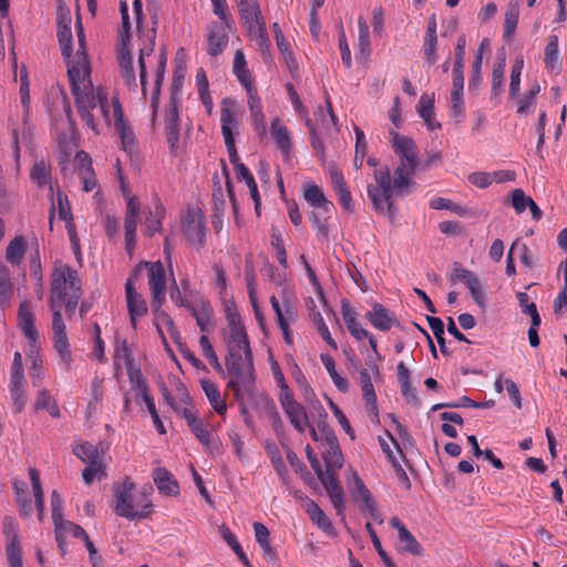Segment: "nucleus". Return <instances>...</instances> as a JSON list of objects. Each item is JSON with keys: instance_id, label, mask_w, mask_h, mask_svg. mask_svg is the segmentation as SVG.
<instances>
[{"instance_id": "obj_5", "label": "nucleus", "mask_w": 567, "mask_h": 567, "mask_svg": "<svg viewBox=\"0 0 567 567\" xmlns=\"http://www.w3.org/2000/svg\"><path fill=\"white\" fill-rule=\"evenodd\" d=\"M76 288H81L78 271L68 265L56 266L51 280L50 308L62 307L65 298Z\"/></svg>"}, {"instance_id": "obj_43", "label": "nucleus", "mask_w": 567, "mask_h": 567, "mask_svg": "<svg viewBox=\"0 0 567 567\" xmlns=\"http://www.w3.org/2000/svg\"><path fill=\"white\" fill-rule=\"evenodd\" d=\"M53 343L54 349L59 353L61 360L66 364V367H70L72 361V354L65 330L53 331Z\"/></svg>"}, {"instance_id": "obj_23", "label": "nucleus", "mask_w": 567, "mask_h": 567, "mask_svg": "<svg viewBox=\"0 0 567 567\" xmlns=\"http://www.w3.org/2000/svg\"><path fill=\"white\" fill-rule=\"evenodd\" d=\"M303 197L311 207L320 209L326 215H330L334 207L333 203L328 200L320 187L315 184L305 185Z\"/></svg>"}, {"instance_id": "obj_10", "label": "nucleus", "mask_w": 567, "mask_h": 567, "mask_svg": "<svg viewBox=\"0 0 567 567\" xmlns=\"http://www.w3.org/2000/svg\"><path fill=\"white\" fill-rule=\"evenodd\" d=\"M279 402L293 429L298 433L305 434L307 427L310 426L309 416L305 406L293 399L291 392L280 393Z\"/></svg>"}, {"instance_id": "obj_11", "label": "nucleus", "mask_w": 567, "mask_h": 567, "mask_svg": "<svg viewBox=\"0 0 567 567\" xmlns=\"http://www.w3.org/2000/svg\"><path fill=\"white\" fill-rule=\"evenodd\" d=\"M229 382L228 389L234 392L235 399H240L243 394L251 398L255 389V377H254V361L252 358L248 360V369L228 373Z\"/></svg>"}, {"instance_id": "obj_59", "label": "nucleus", "mask_w": 567, "mask_h": 567, "mask_svg": "<svg viewBox=\"0 0 567 567\" xmlns=\"http://www.w3.org/2000/svg\"><path fill=\"white\" fill-rule=\"evenodd\" d=\"M221 536L226 540V543L230 546V548L234 550V553L238 556L240 561L246 567H250L249 559L247 558L246 554L244 553L240 544L237 542L236 536L229 530V528L223 526Z\"/></svg>"}, {"instance_id": "obj_4", "label": "nucleus", "mask_w": 567, "mask_h": 567, "mask_svg": "<svg viewBox=\"0 0 567 567\" xmlns=\"http://www.w3.org/2000/svg\"><path fill=\"white\" fill-rule=\"evenodd\" d=\"M75 99V106L82 121L95 130L94 118L91 113L92 110L99 107L101 115L107 124H111V113L109 110L107 93L104 89L97 87L94 91L93 85L90 89H80L73 93Z\"/></svg>"}, {"instance_id": "obj_50", "label": "nucleus", "mask_w": 567, "mask_h": 567, "mask_svg": "<svg viewBox=\"0 0 567 567\" xmlns=\"http://www.w3.org/2000/svg\"><path fill=\"white\" fill-rule=\"evenodd\" d=\"M74 455L85 463L100 462L97 447L89 442L73 447Z\"/></svg>"}, {"instance_id": "obj_42", "label": "nucleus", "mask_w": 567, "mask_h": 567, "mask_svg": "<svg viewBox=\"0 0 567 567\" xmlns=\"http://www.w3.org/2000/svg\"><path fill=\"white\" fill-rule=\"evenodd\" d=\"M238 181H244L249 188L250 196L255 203V209L257 215H259L260 207V195L258 192L257 183L250 173V171L246 166H240L239 172L236 173Z\"/></svg>"}, {"instance_id": "obj_26", "label": "nucleus", "mask_w": 567, "mask_h": 567, "mask_svg": "<svg viewBox=\"0 0 567 567\" xmlns=\"http://www.w3.org/2000/svg\"><path fill=\"white\" fill-rule=\"evenodd\" d=\"M247 97H248V106L251 113V117L254 120L255 127L258 132L265 133L266 132V120L265 115L262 113V105L261 101L258 96L257 90L255 89H248Z\"/></svg>"}, {"instance_id": "obj_6", "label": "nucleus", "mask_w": 567, "mask_h": 567, "mask_svg": "<svg viewBox=\"0 0 567 567\" xmlns=\"http://www.w3.org/2000/svg\"><path fill=\"white\" fill-rule=\"evenodd\" d=\"M19 327L24 337L29 340V350L27 352L31 363L33 360L42 361L40 355L39 332L34 324V315L29 301H22L18 312Z\"/></svg>"}, {"instance_id": "obj_24", "label": "nucleus", "mask_w": 567, "mask_h": 567, "mask_svg": "<svg viewBox=\"0 0 567 567\" xmlns=\"http://www.w3.org/2000/svg\"><path fill=\"white\" fill-rule=\"evenodd\" d=\"M307 513L310 516L311 520L320 528L322 532L330 536L336 537L337 532L336 528L332 525V522L330 518L324 514V512L319 507V505L313 502L309 501L307 504Z\"/></svg>"}, {"instance_id": "obj_35", "label": "nucleus", "mask_w": 567, "mask_h": 567, "mask_svg": "<svg viewBox=\"0 0 567 567\" xmlns=\"http://www.w3.org/2000/svg\"><path fill=\"white\" fill-rule=\"evenodd\" d=\"M151 305L154 312L155 326L157 328V331L162 337L164 344L167 346V341L166 338L164 337L161 326L164 324L167 328L168 332H176V326L174 324L172 317L167 312L162 310L163 303H156L154 300H152Z\"/></svg>"}, {"instance_id": "obj_8", "label": "nucleus", "mask_w": 567, "mask_h": 567, "mask_svg": "<svg viewBox=\"0 0 567 567\" xmlns=\"http://www.w3.org/2000/svg\"><path fill=\"white\" fill-rule=\"evenodd\" d=\"M183 233L192 246L202 248L205 244V216L199 209H188L182 221Z\"/></svg>"}, {"instance_id": "obj_9", "label": "nucleus", "mask_w": 567, "mask_h": 567, "mask_svg": "<svg viewBox=\"0 0 567 567\" xmlns=\"http://www.w3.org/2000/svg\"><path fill=\"white\" fill-rule=\"evenodd\" d=\"M142 266L148 268V285L152 295V300L156 303H163L165 300L166 291V275L165 268L161 261L156 262H141L133 271L131 277H137Z\"/></svg>"}, {"instance_id": "obj_58", "label": "nucleus", "mask_w": 567, "mask_h": 567, "mask_svg": "<svg viewBox=\"0 0 567 567\" xmlns=\"http://www.w3.org/2000/svg\"><path fill=\"white\" fill-rule=\"evenodd\" d=\"M522 312L528 315L534 320V326H540L542 319L534 302H528V295L525 292L516 293Z\"/></svg>"}, {"instance_id": "obj_38", "label": "nucleus", "mask_w": 567, "mask_h": 567, "mask_svg": "<svg viewBox=\"0 0 567 567\" xmlns=\"http://www.w3.org/2000/svg\"><path fill=\"white\" fill-rule=\"evenodd\" d=\"M24 252L25 240L23 236H17L9 243L6 250V258L11 265L18 266L21 264Z\"/></svg>"}, {"instance_id": "obj_49", "label": "nucleus", "mask_w": 567, "mask_h": 567, "mask_svg": "<svg viewBox=\"0 0 567 567\" xmlns=\"http://www.w3.org/2000/svg\"><path fill=\"white\" fill-rule=\"evenodd\" d=\"M137 216L125 215L124 230H125V249L128 255H132L135 248V237L137 228Z\"/></svg>"}, {"instance_id": "obj_51", "label": "nucleus", "mask_w": 567, "mask_h": 567, "mask_svg": "<svg viewBox=\"0 0 567 567\" xmlns=\"http://www.w3.org/2000/svg\"><path fill=\"white\" fill-rule=\"evenodd\" d=\"M505 58L494 64L492 72V99L497 97L504 87Z\"/></svg>"}, {"instance_id": "obj_62", "label": "nucleus", "mask_w": 567, "mask_h": 567, "mask_svg": "<svg viewBox=\"0 0 567 567\" xmlns=\"http://www.w3.org/2000/svg\"><path fill=\"white\" fill-rule=\"evenodd\" d=\"M31 179L42 187L49 183L50 167L44 161L37 162L31 171Z\"/></svg>"}, {"instance_id": "obj_30", "label": "nucleus", "mask_w": 567, "mask_h": 567, "mask_svg": "<svg viewBox=\"0 0 567 567\" xmlns=\"http://www.w3.org/2000/svg\"><path fill=\"white\" fill-rule=\"evenodd\" d=\"M417 112L429 130L441 128V124L434 121V94L432 96L423 94L420 97Z\"/></svg>"}, {"instance_id": "obj_44", "label": "nucleus", "mask_w": 567, "mask_h": 567, "mask_svg": "<svg viewBox=\"0 0 567 567\" xmlns=\"http://www.w3.org/2000/svg\"><path fill=\"white\" fill-rule=\"evenodd\" d=\"M322 456L326 462L328 472L332 470H339L343 465V456L339 443L327 446Z\"/></svg>"}, {"instance_id": "obj_13", "label": "nucleus", "mask_w": 567, "mask_h": 567, "mask_svg": "<svg viewBox=\"0 0 567 567\" xmlns=\"http://www.w3.org/2000/svg\"><path fill=\"white\" fill-rule=\"evenodd\" d=\"M368 368H363L359 372V382L362 390L363 399L367 403L369 414L378 415L377 394L372 383L371 374H379V368L373 361H367Z\"/></svg>"}, {"instance_id": "obj_29", "label": "nucleus", "mask_w": 567, "mask_h": 567, "mask_svg": "<svg viewBox=\"0 0 567 567\" xmlns=\"http://www.w3.org/2000/svg\"><path fill=\"white\" fill-rule=\"evenodd\" d=\"M27 383L24 379H10L9 391L14 412L21 413L27 404Z\"/></svg>"}, {"instance_id": "obj_31", "label": "nucleus", "mask_w": 567, "mask_h": 567, "mask_svg": "<svg viewBox=\"0 0 567 567\" xmlns=\"http://www.w3.org/2000/svg\"><path fill=\"white\" fill-rule=\"evenodd\" d=\"M200 384L214 410L220 415L225 414L227 404L225 400L221 399L218 386L209 380H202Z\"/></svg>"}, {"instance_id": "obj_53", "label": "nucleus", "mask_w": 567, "mask_h": 567, "mask_svg": "<svg viewBox=\"0 0 567 567\" xmlns=\"http://www.w3.org/2000/svg\"><path fill=\"white\" fill-rule=\"evenodd\" d=\"M358 49L360 54L365 55L370 53V31L369 25L364 17L358 18Z\"/></svg>"}, {"instance_id": "obj_36", "label": "nucleus", "mask_w": 567, "mask_h": 567, "mask_svg": "<svg viewBox=\"0 0 567 567\" xmlns=\"http://www.w3.org/2000/svg\"><path fill=\"white\" fill-rule=\"evenodd\" d=\"M13 488L16 493V502L19 505V514L22 518H29L32 515V502L28 496L25 484L14 481Z\"/></svg>"}, {"instance_id": "obj_1", "label": "nucleus", "mask_w": 567, "mask_h": 567, "mask_svg": "<svg viewBox=\"0 0 567 567\" xmlns=\"http://www.w3.org/2000/svg\"><path fill=\"white\" fill-rule=\"evenodd\" d=\"M151 491L152 487H143L137 491L133 482L125 480L121 485L114 487L115 514L130 520L148 517L153 506L150 499Z\"/></svg>"}, {"instance_id": "obj_63", "label": "nucleus", "mask_w": 567, "mask_h": 567, "mask_svg": "<svg viewBox=\"0 0 567 567\" xmlns=\"http://www.w3.org/2000/svg\"><path fill=\"white\" fill-rule=\"evenodd\" d=\"M55 537L60 538L65 534H72L75 538H82L86 532L78 524L63 519L61 525L54 526Z\"/></svg>"}, {"instance_id": "obj_47", "label": "nucleus", "mask_w": 567, "mask_h": 567, "mask_svg": "<svg viewBox=\"0 0 567 567\" xmlns=\"http://www.w3.org/2000/svg\"><path fill=\"white\" fill-rule=\"evenodd\" d=\"M225 104L226 101L223 102L220 111V125L224 140H227L229 136L234 137L233 128L237 126V120L234 112L229 107L225 106Z\"/></svg>"}, {"instance_id": "obj_20", "label": "nucleus", "mask_w": 567, "mask_h": 567, "mask_svg": "<svg viewBox=\"0 0 567 567\" xmlns=\"http://www.w3.org/2000/svg\"><path fill=\"white\" fill-rule=\"evenodd\" d=\"M238 11L249 33H252L255 28L266 24L257 0L238 3Z\"/></svg>"}, {"instance_id": "obj_32", "label": "nucleus", "mask_w": 567, "mask_h": 567, "mask_svg": "<svg viewBox=\"0 0 567 567\" xmlns=\"http://www.w3.org/2000/svg\"><path fill=\"white\" fill-rule=\"evenodd\" d=\"M252 527L255 532L256 542L259 544L262 550V556L267 560H275L276 553L269 543V529L262 523L259 522L254 523Z\"/></svg>"}, {"instance_id": "obj_48", "label": "nucleus", "mask_w": 567, "mask_h": 567, "mask_svg": "<svg viewBox=\"0 0 567 567\" xmlns=\"http://www.w3.org/2000/svg\"><path fill=\"white\" fill-rule=\"evenodd\" d=\"M155 44V34H153L150 43L140 49L138 64H140V81L142 85L143 95L146 94V66H145V56H150L154 51Z\"/></svg>"}, {"instance_id": "obj_25", "label": "nucleus", "mask_w": 567, "mask_h": 567, "mask_svg": "<svg viewBox=\"0 0 567 567\" xmlns=\"http://www.w3.org/2000/svg\"><path fill=\"white\" fill-rule=\"evenodd\" d=\"M58 40L61 47L62 55L70 58L72 55V30L70 14L62 16L58 23Z\"/></svg>"}, {"instance_id": "obj_41", "label": "nucleus", "mask_w": 567, "mask_h": 567, "mask_svg": "<svg viewBox=\"0 0 567 567\" xmlns=\"http://www.w3.org/2000/svg\"><path fill=\"white\" fill-rule=\"evenodd\" d=\"M198 306L199 307L196 310H193L192 316L196 319V323L200 331L205 332L208 330V326L210 324L213 309L210 303L204 298L199 299Z\"/></svg>"}, {"instance_id": "obj_14", "label": "nucleus", "mask_w": 567, "mask_h": 567, "mask_svg": "<svg viewBox=\"0 0 567 567\" xmlns=\"http://www.w3.org/2000/svg\"><path fill=\"white\" fill-rule=\"evenodd\" d=\"M112 121L117 134L121 137L123 150L132 153L135 148V136L132 130L125 123L122 105L116 97L112 100L111 122Z\"/></svg>"}, {"instance_id": "obj_2", "label": "nucleus", "mask_w": 567, "mask_h": 567, "mask_svg": "<svg viewBox=\"0 0 567 567\" xmlns=\"http://www.w3.org/2000/svg\"><path fill=\"white\" fill-rule=\"evenodd\" d=\"M373 177L375 181V185H368V196L371 199L373 208L377 212L383 213L386 209L389 217L392 219L396 212L393 196H404L411 194L414 190L415 186H406L402 189L395 188V181L392 179L389 167L375 169L373 173Z\"/></svg>"}, {"instance_id": "obj_40", "label": "nucleus", "mask_w": 567, "mask_h": 567, "mask_svg": "<svg viewBox=\"0 0 567 567\" xmlns=\"http://www.w3.org/2000/svg\"><path fill=\"white\" fill-rule=\"evenodd\" d=\"M148 215L145 220V235L151 237L162 230V219L165 215V208L161 203H156L155 210H150Z\"/></svg>"}, {"instance_id": "obj_12", "label": "nucleus", "mask_w": 567, "mask_h": 567, "mask_svg": "<svg viewBox=\"0 0 567 567\" xmlns=\"http://www.w3.org/2000/svg\"><path fill=\"white\" fill-rule=\"evenodd\" d=\"M233 27H228L225 23H217L212 21L206 28V41H207V53L210 56H218L224 52L228 45V31Z\"/></svg>"}, {"instance_id": "obj_46", "label": "nucleus", "mask_w": 567, "mask_h": 567, "mask_svg": "<svg viewBox=\"0 0 567 567\" xmlns=\"http://www.w3.org/2000/svg\"><path fill=\"white\" fill-rule=\"evenodd\" d=\"M140 383H141V395H142V399H143V401L145 402V404L147 406V410H148V412H150V414H151V416L153 419V422H154L157 431L161 434H164L166 431H165L164 424L161 421L159 415H158V413L156 411L155 403H154L152 396L148 393L147 384L143 383V382H140Z\"/></svg>"}, {"instance_id": "obj_19", "label": "nucleus", "mask_w": 567, "mask_h": 567, "mask_svg": "<svg viewBox=\"0 0 567 567\" xmlns=\"http://www.w3.org/2000/svg\"><path fill=\"white\" fill-rule=\"evenodd\" d=\"M165 132L167 143L173 152L177 147L179 141V114L177 100L174 96L171 97L169 109L166 114Z\"/></svg>"}, {"instance_id": "obj_45", "label": "nucleus", "mask_w": 567, "mask_h": 567, "mask_svg": "<svg viewBox=\"0 0 567 567\" xmlns=\"http://www.w3.org/2000/svg\"><path fill=\"white\" fill-rule=\"evenodd\" d=\"M297 383L299 385V389L305 398V400L313 408L316 409L318 405L319 408V415L320 416H323L324 419L328 417V414L327 412L324 411V409L322 408V405L320 404V402L317 400L316 398V393L313 392V390L311 389V386L308 384L306 378L303 375H300L297 378Z\"/></svg>"}, {"instance_id": "obj_39", "label": "nucleus", "mask_w": 567, "mask_h": 567, "mask_svg": "<svg viewBox=\"0 0 567 567\" xmlns=\"http://www.w3.org/2000/svg\"><path fill=\"white\" fill-rule=\"evenodd\" d=\"M519 18V6L516 0H512L508 3L507 10L505 12V19H504V38L509 39L517 27Z\"/></svg>"}, {"instance_id": "obj_61", "label": "nucleus", "mask_w": 567, "mask_h": 567, "mask_svg": "<svg viewBox=\"0 0 567 567\" xmlns=\"http://www.w3.org/2000/svg\"><path fill=\"white\" fill-rule=\"evenodd\" d=\"M226 369L227 373L248 369V359L246 358V354L243 355L241 352H228V357L226 358Z\"/></svg>"}, {"instance_id": "obj_52", "label": "nucleus", "mask_w": 567, "mask_h": 567, "mask_svg": "<svg viewBox=\"0 0 567 567\" xmlns=\"http://www.w3.org/2000/svg\"><path fill=\"white\" fill-rule=\"evenodd\" d=\"M166 69V55L165 53H161L156 70V78H155V87L152 95V107L154 110V113L156 112L158 100H159V92L161 86L164 81V74Z\"/></svg>"}, {"instance_id": "obj_64", "label": "nucleus", "mask_w": 567, "mask_h": 567, "mask_svg": "<svg viewBox=\"0 0 567 567\" xmlns=\"http://www.w3.org/2000/svg\"><path fill=\"white\" fill-rule=\"evenodd\" d=\"M104 467L100 462L89 463L87 466L83 470L82 478L85 484L90 485L94 480H102L105 477Z\"/></svg>"}, {"instance_id": "obj_16", "label": "nucleus", "mask_w": 567, "mask_h": 567, "mask_svg": "<svg viewBox=\"0 0 567 567\" xmlns=\"http://www.w3.org/2000/svg\"><path fill=\"white\" fill-rule=\"evenodd\" d=\"M125 293L131 324L135 329L137 319L147 313V305L142 295L136 291L132 277L126 280Z\"/></svg>"}, {"instance_id": "obj_7", "label": "nucleus", "mask_w": 567, "mask_h": 567, "mask_svg": "<svg viewBox=\"0 0 567 567\" xmlns=\"http://www.w3.org/2000/svg\"><path fill=\"white\" fill-rule=\"evenodd\" d=\"M68 64V75L72 93L80 89H90L92 81L90 79V63L86 52L76 51L74 55L65 58Z\"/></svg>"}, {"instance_id": "obj_56", "label": "nucleus", "mask_w": 567, "mask_h": 567, "mask_svg": "<svg viewBox=\"0 0 567 567\" xmlns=\"http://www.w3.org/2000/svg\"><path fill=\"white\" fill-rule=\"evenodd\" d=\"M545 64L546 68L555 70L558 66V38L557 35H550L548 43L545 48Z\"/></svg>"}, {"instance_id": "obj_17", "label": "nucleus", "mask_w": 567, "mask_h": 567, "mask_svg": "<svg viewBox=\"0 0 567 567\" xmlns=\"http://www.w3.org/2000/svg\"><path fill=\"white\" fill-rule=\"evenodd\" d=\"M329 175L340 205L346 212L352 213L354 210V206L352 204L350 189L347 186L342 172L332 165L329 167Z\"/></svg>"}, {"instance_id": "obj_57", "label": "nucleus", "mask_w": 567, "mask_h": 567, "mask_svg": "<svg viewBox=\"0 0 567 567\" xmlns=\"http://www.w3.org/2000/svg\"><path fill=\"white\" fill-rule=\"evenodd\" d=\"M437 48H439L437 37H425L424 35L422 50H423L424 60H425L426 64L433 65L437 61V59H439Z\"/></svg>"}, {"instance_id": "obj_27", "label": "nucleus", "mask_w": 567, "mask_h": 567, "mask_svg": "<svg viewBox=\"0 0 567 567\" xmlns=\"http://www.w3.org/2000/svg\"><path fill=\"white\" fill-rule=\"evenodd\" d=\"M228 352H243L244 354H246V358L248 360L252 358V352L245 328H236L235 331L230 332L228 341Z\"/></svg>"}, {"instance_id": "obj_54", "label": "nucleus", "mask_w": 567, "mask_h": 567, "mask_svg": "<svg viewBox=\"0 0 567 567\" xmlns=\"http://www.w3.org/2000/svg\"><path fill=\"white\" fill-rule=\"evenodd\" d=\"M322 213L319 212H312L309 216L313 228L317 231V236L319 240L328 241L329 239V228L327 225V220L329 218V215L322 216Z\"/></svg>"}, {"instance_id": "obj_55", "label": "nucleus", "mask_w": 567, "mask_h": 567, "mask_svg": "<svg viewBox=\"0 0 567 567\" xmlns=\"http://www.w3.org/2000/svg\"><path fill=\"white\" fill-rule=\"evenodd\" d=\"M430 207L432 209H446L451 210L452 213L458 215V216H465L467 213V209L463 207L460 204L453 203L452 200L444 198V197H435L430 202Z\"/></svg>"}, {"instance_id": "obj_37", "label": "nucleus", "mask_w": 567, "mask_h": 567, "mask_svg": "<svg viewBox=\"0 0 567 567\" xmlns=\"http://www.w3.org/2000/svg\"><path fill=\"white\" fill-rule=\"evenodd\" d=\"M76 145L73 141L68 140V137L60 136L58 140V148H59V164L61 166V172L63 175L68 174L70 161L72 154L75 152Z\"/></svg>"}, {"instance_id": "obj_28", "label": "nucleus", "mask_w": 567, "mask_h": 567, "mask_svg": "<svg viewBox=\"0 0 567 567\" xmlns=\"http://www.w3.org/2000/svg\"><path fill=\"white\" fill-rule=\"evenodd\" d=\"M153 477L155 485L161 493L165 495H176L178 493V484L167 470L157 467L154 471Z\"/></svg>"}, {"instance_id": "obj_60", "label": "nucleus", "mask_w": 567, "mask_h": 567, "mask_svg": "<svg viewBox=\"0 0 567 567\" xmlns=\"http://www.w3.org/2000/svg\"><path fill=\"white\" fill-rule=\"evenodd\" d=\"M524 68L523 58H516L511 70V82H509V96L514 97L517 95L520 89V75Z\"/></svg>"}, {"instance_id": "obj_33", "label": "nucleus", "mask_w": 567, "mask_h": 567, "mask_svg": "<svg viewBox=\"0 0 567 567\" xmlns=\"http://www.w3.org/2000/svg\"><path fill=\"white\" fill-rule=\"evenodd\" d=\"M29 476L33 488L34 495V505L38 511V518L40 522H43L44 518V496L42 491V485L40 481V473L37 468H29Z\"/></svg>"}, {"instance_id": "obj_21", "label": "nucleus", "mask_w": 567, "mask_h": 567, "mask_svg": "<svg viewBox=\"0 0 567 567\" xmlns=\"http://www.w3.org/2000/svg\"><path fill=\"white\" fill-rule=\"evenodd\" d=\"M390 525L398 530V538L404 551L417 556L422 554V546L399 517H392Z\"/></svg>"}, {"instance_id": "obj_18", "label": "nucleus", "mask_w": 567, "mask_h": 567, "mask_svg": "<svg viewBox=\"0 0 567 567\" xmlns=\"http://www.w3.org/2000/svg\"><path fill=\"white\" fill-rule=\"evenodd\" d=\"M365 319L383 332L389 331L396 323L394 313L379 302L372 303V309L365 313Z\"/></svg>"}, {"instance_id": "obj_34", "label": "nucleus", "mask_w": 567, "mask_h": 567, "mask_svg": "<svg viewBox=\"0 0 567 567\" xmlns=\"http://www.w3.org/2000/svg\"><path fill=\"white\" fill-rule=\"evenodd\" d=\"M233 71L246 91H248V89H255L249 70L246 68L245 55L240 50L236 51L235 53Z\"/></svg>"}, {"instance_id": "obj_22", "label": "nucleus", "mask_w": 567, "mask_h": 567, "mask_svg": "<svg viewBox=\"0 0 567 567\" xmlns=\"http://www.w3.org/2000/svg\"><path fill=\"white\" fill-rule=\"evenodd\" d=\"M270 133L282 156L288 159L291 154L292 143L289 130L276 117L271 121Z\"/></svg>"}, {"instance_id": "obj_3", "label": "nucleus", "mask_w": 567, "mask_h": 567, "mask_svg": "<svg viewBox=\"0 0 567 567\" xmlns=\"http://www.w3.org/2000/svg\"><path fill=\"white\" fill-rule=\"evenodd\" d=\"M390 134L392 137V148L400 159L392 177L395 181V188L402 189L406 186H416L413 175L420 165V161L414 141L394 131H391Z\"/></svg>"}, {"instance_id": "obj_15", "label": "nucleus", "mask_w": 567, "mask_h": 567, "mask_svg": "<svg viewBox=\"0 0 567 567\" xmlns=\"http://www.w3.org/2000/svg\"><path fill=\"white\" fill-rule=\"evenodd\" d=\"M354 488L351 489L355 503H362L373 520L383 523L382 514L379 512L375 501L363 481L353 473Z\"/></svg>"}]
</instances>
